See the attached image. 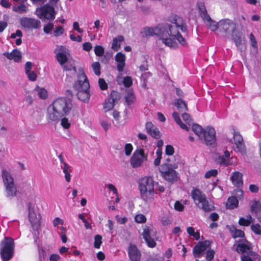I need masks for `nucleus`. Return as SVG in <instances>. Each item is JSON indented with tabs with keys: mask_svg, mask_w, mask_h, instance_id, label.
Masks as SVG:
<instances>
[{
	"mask_svg": "<svg viewBox=\"0 0 261 261\" xmlns=\"http://www.w3.org/2000/svg\"><path fill=\"white\" fill-rule=\"evenodd\" d=\"M114 94H117V93L116 92L112 93L111 98L107 101L105 102L103 105V109L106 112L110 111L114 108L115 105L114 102L116 99L113 97Z\"/></svg>",
	"mask_w": 261,
	"mask_h": 261,
	"instance_id": "obj_34",
	"label": "nucleus"
},
{
	"mask_svg": "<svg viewBox=\"0 0 261 261\" xmlns=\"http://www.w3.org/2000/svg\"><path fill=\"white\" fill-rule=\"evenodd\" d=\"M230 152L228 150L224 151V155L216 154L214 156L215 162L220 165L227 166L226 160L230 157Z\"/></svg>",
	"mask_w": 261,
	"mask_h": 261,
	"instance_id": "obj_29",
	"label": "nucleus"
},
{
	"mask_svg": "<svg viewBox=\"0 0 261 261\" xmlns=\"http://www.w3.org/2000/svg\"><path fill=\"white\" fill-rule=\"evenodd\" d=\"M173 169L170 167V165L167 164L162 165L159 168V170L160 172L161 173L162 175L163 174H166L169 172L170 170H172Z\"/></svg>",
	"mask_w": 261,
	"mask_h": 261,
	"instance_id": "obj_47",
	"label": "nucleus"
},
{
	"mask_svg": "<svg viewBox=\"0 0 261 261\" xmlns=\"http://www.w3.org/2000/svg\"><path fill=\"white\" fill-rule=\"evenodd\" d=\"M64 32V28L61 26L56 27L54 30V35L58 37L62 35Z\"/></svg>",
	"mask_w": 261,
	"mask_h": 261,
	"instance_id": "obj_50",
	"label": "nucleus"
},
{
	"mask_svg": "<svg viewBox=\"0 0 261 261\" xmlns=\"http://www.w3.org/2000/svg\"><path fill=\"white\" fill-rule=\"evenodd\" d=\"M77 91V96L79 100L87 102L90 98L89 89L80 88L76 89Z\"/></svg>",
	"mask_w": 261,
	"mask_h": 261,
	"instance_id": "obj_25",
	"label": "nucleus"
},
{
	"mask_svg": "<svg viewBox=\"0 0 261 261\" xmlns=\"http://www.w3.org/2000/svg\"><path fill=\"white\" fill-rule=\"evenodd\" d=\"M91 67L94 73L96 75L99 76L100 74V65L99 63L98 62H95L93 63L91 65Z\"/></svg>",
	"mask_w": 261,
	"mask_h": 261,
	"instance_id": "obj_46",
	"label": "nucleus"
},
{
	"mask_svg": "<svg viewBox=\"0 0 261 261\" xmlns=\"http://www.w3.org/2000/svg\"><path fill=\"white\" fill-rule=\"evenodd\" d=\"M242 243H240L236 245V251L240 253H246L248 252L247 251H250V244L248 241L246 240V239H244V240H242Z\"/></svg>",
	"mask_w": 261,
	"mask_h": 261,
	"instance_id": "obj_26",
	"label": "nucleus"
},
{
	"mask_svg": "<svg viewBox=\"0 0 261 261\" xmlns=\"http://www.w3.org/2000/svg\"><path fill=\"white\" fill-rule=\"evenodd\" d=\"M28 217L32 227L37 229L40 224L41 216L39 208L34 201L28 203Z\"/></svg>",
	"mask_w": 261,
	"mask_h": 261,
	"instance_id": "obj_7",
	"label": "nucleus"
},
{
	"mask_svg": "<svg viewBox=\"0 0 261 261\" xmlns=\"http://www.w3.org/2000/svg\"><path fill=\"white\" fill-rule=\"evenodd\" d=\"M147 160V155L142 148L137 149L130 159V165L133 168L140 167Z\"/></svg>",
	"mask_w": 261,
	"mask_h": 261,
	"instance_id": "obj_8",
	"label": "nucleus"
},
{
	"mask_svg": "<svg viewBox=\"0 0 261 261\" xmlns=\"http://www.w3.org/2000/svg\"><path fill=\"white\" fill-rule=\"evenodd\" d=\"M47 119L49 122L59 121L60 118L68 116L69 118L77 116L78 112L73 107L72 103L65 98L56 99L47 109Z\"/></svg>",
	"mask_w": 261,
	"mask_h": 261,
	"instance_id": "obj_2",
	"label": "nucleus"
},
{
	"mask_svg": "<svg viewBox=\"0 0 261 261\" xmlns=\"http://www.w3.org/2000/svg\"><path fill=\"white\" fill-rule=\"evenodd\" d=\"M191 197L196 205H199L206 197L201 191L197 188H194L191 193Z\"/></svg>",
	"mask_w": 261,
	"mask_h": 261,
	"instance_id": "obj_19",
	"label": "nucleus"
},
{
	"mask_svg": "<svg viewBox=\"0 0 261 261\" xmlns=\"http://www.w3.org/2000/svg\"><path fill=\"white\" fill-rule=\"evenodd\" d=\"M123 83L126 87H129L133 84L132 79L130 76H126L123 79Z\"/></svg>",
	"mask_w": 261,
	"mask_h": 261,
	"instance_id": "obj_54",
	"label": "nucleus"
},
{
	"mask_svg": "<svg viewBox=\"0 0 261 261\" xmlns=\"http://www.w3.org/2000/svg\"><path fill=\"white\" fill-rule=\"evenodd\" d=\"M242 177L243 175L240 172H234L231 177V180L232 184L238 188H241L242 187L243 184Z\"/></svg>",
	"mask_w": 261,
	"mask_h": 261,
	"instance_id": "obj_28",
	"label": "nucleus"
},
{
	"mask_svg": "<svg viewBox=\"0 0 261 261\" xmlns=\"http://www.w3.org/2000/svg\"><path fill=\"white\" fill-rule=\"evenodd\" d=\"M143 229L142 235L147 245L151 248L154 247L156 245V243L151 237V233L153 230L152 227L145 225L143 226Z\"/></svg>",
	"mask_w": 261,
	"mask_h": 261,
	"instance_id": "obj_16",
	"label": "nucleus"
},
{
	"mask_svg": "<svg viewBox=\"0 0 261 261\" xmlns=\"http://www.w3.org/2000/svg\"><path fill=\"white\" fill-rule=\"evenodd\" d=\"M101 125L102 127H103V128L106 131H107L110 127V126H111V124H110V122H109L107 120L101 121Z\"/></svg>",
	"mask_w": 261,
	"mask_h": 261,
	"instance_id": "obj_63",
	"label": "nucleus"
},
{
	"mask_svg": "<svg viewBox=\"0 0 261 261\" xmlns=\"http://www.w3.org/2000/svg\"><path fill=\"white\" fill-rule=\"evenodd\" d=\"M56 57L59 63L62 66L65 70H73L76 72V68L74 64V61L69 58V50L65 46H58L54 51Z\"/></svg>",
	"mask_w": 261,
	"mask_h": 261,
	"instance_id": "obj_4",
	"label": "nucleus"
},
{
	"mask_svg": "<svg viewBox=\"0 0 261 261\" xmlns=\"http://www.w3.org/2000/svg\"><path fill=\"white\" fill-rule=\"evenodd\" d=\"M14 242L12 238L5 237L0 244V255L3 261L11 259L14 254Z\"/></svg>",
	"mask_w": 261,
	"mask_h": 261,
	"instance_id": "obj_5",
	"label": "nucleus"
},
{
	"mask_svg": "<svg viewBox=\"0 0 261 261\" xmlns=\"http://www.w3.org/2000/svg\"><path fill=\"white\" fill-rule=\"evenodd\" d=\"M229 142L234 144L235 147H233L234 151L240 152L242 154L246 153V148L243 139L239 133L234 131L233 133V140L229 139Z\"/></svg>",
	"mask_w": 261,
	"mask_h": 261,
	"instance_id": "obj_11",
	"label": "nucleus"
},
{
	"mask_svg": "<svg viewBox=\"0 0 261 261\" xmlns=\"http://www.w3.org/2000/svg\"><path fill=\"white\" fill-rule=\"evenodd\" d=\"M217 29H219L221 32L228 33H232L236 29L235 24L229 19H225L220 21L217 23Z\"/></svg>",
	"mask_w": 261,
	"mask_h": 261,
	"instance_id": "obj_15",
	"label": "nucleus"
},
{
	"mask_svg": "<svg viewBox=\"0 0 261 261\" xmlns=\"http://www.w3.org/2000/svg\"><path fill=\"white\" fill-rule=\"evenodd\" d=\"M209 245L210 242L207 241L199 242L193 249L194 255L196 257H199L200 254L204 252Z\"/></svg>",
	"mask_w": 261,
	"mask_h": 261,
	"instance_id": "obj_21",
	"label": "nucleus"
},
{
	"mask_svg": "<svg viewBox=\"0 0 261 261\" xmlns=\"http://www.w3.org/2000/svg\"><path fill=\"white\" fill-rule=\"evenodd\" d=\"M20 24L26 29H38L41 27V22L39 20L27 17L20 18Z\"/></svg>",
	"mask_w": 261,
	"mask_h": 261,
	"instance_id": "obj_14",
	"label": "nucleus"
},
{
	"mask_svg": "<svg viewBox=\"0 0 261 261\" xmlns=\"http://www.w3.org/2000/svg\"><path fill=\"white\" fill-rule=\"evenodd\" d=\"M94 52L97 56L100 57L104 53V48L100 45H96L94 47Z\"/></svg>",
	"mask_w": 261,
	"mask_h": 261,
	"instance_id": "obj_52",
	"label": "nucleus"
},
{
	"mask_svg": "<svg viewBox=\"0 0 261 261\" xmlns=\"http://www.w3.org/2000/svg\"><path fill=\"white\" fill-rule=\"evenodd\" d=\"M59 159L61 162V168L63 170V172L65 174V178L67 182H69L71 180L70 172V167L63 161V158L61 155L59 156Z\"/></svg>",
	"mask_w": 261,
	"mask_h": 261,
	"instance_id": "obj_27",
	"label": "nucleus"
},
{
	"mask_svg": "<svg viewBox=\"0 0 261 261\" xmlns=\"http://www.w3.org/2000/svg\"><path fill=\"white\" fill-rule=\"evenodd\" d=\"M162 24H159L154 28H145L141 32L143 37L151 36L153 35L158 36L160 39L162 40L163 43V37H165V35L163 34Z\"/></svg>",
	"mask_w": 261,
	"mask_h": 261,
	"instance_id": "obj_13",
	"label": "nucleus"
},
{
	"mask_svg": "<svg viewBox=\"0 0 261 261\" xmlns=\"http://www.w3.org/2000/svg\"><path fill=\"white\" fill-rule=\"evenodd\" d=\"M124 40V38L122 36H118L113 40L112 44V48L114 50H118L120 47V44L119 42H122Z\"/></svg>",
	"mask_w": 261,
	"mask_h": 261,
	"instance_id": "obj_39",
	"label": "nucleus"
},
{
	"mask_svg": "<svg viewBox=\"0 0 261 261\" xmlns=\"http://www.w3.org/2000/svg\"><path fill=\"white\" fill-rule=\"evenodd\" d=\"M172 116L175 121V122L180 126V127L186 130H188V127L187 125L184 123H183L180 118L179 114L177 112H174L173 113Z\"/></svg>",
	"mask_w": 261,
	"mask_h": 261,
	"instance_id": "obj_40",
	"label": "nucleus"
},
{
	"mask_svg": "<svg viewBox=\"0 0 261 261\" xmlns=\"http://www.w3.org/2000/svg\"><path fill=\"white\" fill-rule=\"evenodd\" d=\"M251 211L256 216L261 212V203L259 201L253 200L251 205Z\"/></svg>",
	"mask_w": 261,
	"mask_h": 261,
	"instance_id": "obj_36",
	"label": "nucleus"
},
{
	"mask_svg": "<svg viewBox=\"0 0 261 261\" xmlns=\"http://www.w3.org/2000/svg\"><path fill=\"white\" fill-rule=\"evenodd\" d=\"M26 74L30 81H35L36 80L37 76L36 73L34 71H31Z\"/></svg>",
	"mask_w": 261,
	"mask_h": 261,
	"instance_id": "obj_61",
	"label": "nucleus"
},
{
	"mask_svg": "<svg viewBox=\"0 0 261 261\" xmlns=\"http://www.w3.org/2000/svg\"><path fill=\"white\" fill-rule=\"evenodd\" d=\"M35 91L37 93L38 96L40 98L45 99L47 98V92L44 88L37 86L35 89Z\"/></svg>",
	"mask_w": 261,
	"mask_h": 261,
	"instance_id": "obj_42",
	"label": "nucleus"
},
{
	"mask_svg": "<svg viewBox=\"0 0 261 261\" xmlns=\"http://www.w3.org/2000/svg\"><path fill=\"white\" fill-rule=\"evenodd\" d=\"M238 203L239 201L237 198L232 196L228 199L227 205L228 208L233 209L238 206Z\"/></svg>",
	"mask_w": 261,
	"mask_h": 261,
	"instance_id": "obj_41",
	"label": "nucleus"
},
{
	"mask_svg": "<svg viewBox=\"0 0 261 261\" xmlns=\"http://www.w3.org/2000/svg\"><path fill=\"white\" fill-rule=\"evenodd\" d=\"M61 125L65 129H68L70 126V122L69 119L66 117H63L61 120Z\"/></svg>",
	"mask_w": 261,
	"mask_h": 261,
	"instance_id": "obj_51",
	"label": "nucleus"
},
{
	"mask_svg": "<svg viewBox=\"0 0 261 261\" xmlns=\"http://www.w3.org/2000/svg\"><path fill=\"white\" fill-rule=\"evenodd\" d=\"M2 177L5 187V195L9 199L16 196L17 190L11 174L6 170L2 171Z\"/></svg>",
	"mask_w": 261,
	"mask_h": 261,
	"instance_id": "obj_6",
	"label": "nucleus"
},
{
	"mask_svg": "<svg viewBox=\"0 0 261 261\" xmlns=\"http://www.w3.org/2000/svg\"><path fill=\"white\" fill-rule=\"evenodd\" d=\"M145 129L148 134L152 137L159 139L161 137V133L159 129L154 125L152 122H147L145 124Z\"/></svg>",
	"mask_w": 261,
	"mask_h": 261,
	"instance_id": "obj_20",
	"label": "nucleus"
},
{
	"mask_svg": "<svg viewBox=\"0 0 261 261\" xmlns=\"http://www.w3.org/2000/svg\"><path fill=\"white\" fill-rule=\"evenodd\" d=\"M251 230L256 234L261 236V225L258 223H252L250 226Z\"/></svg>",
	"mask_w": 261,
	"mask_h": 261,
	"instance_id": "obj_44",
	"label": "nucleus"
},
{
	"mask_svg": "<svg viewBox=\"0 0 261 261\" xmlns=\"http://www.w3.org/2000/svg\"><path fill=\"white\" fill-rule=\"evenodd\" d=\"M218 174L217 169H212L206 172L205 174L204 177L206 178H209L211 177H215Z\"/></svg>",
	"mask_w": 261,
	"mask_h": 261,
	"instance_id": "obj_53",
	"label": "nucleus"
},
{
	"mask_svg": "<svg viewBox=\"0 0 261 261\" xmlns=\"http://www.w3.org/2000/svg\"><path fill=\"white\" fill-rule=\"evenodd\" d=\"M135 221L138 223H144L146 221L145 216L141 214H137L135 217Z\"/></svg>",
	"mask_w": 261,
	"mask_h": 261,
	"instance_id": "obj_49",
	"label": "nucleus"
},
{
	"mask_svg": "<svg viewBox=\"0 0 261 261\" xmlns=\"http://www.w3.org/2000/svg\"><path fill=\"white\" fill-rule=\"evenodd\" d=\"M74 86L75 89L90 88V85L88 79L83 71H81L79 73L77 80L75 83Z\"/></svg>",
	"mask_w": 261,
	"mask_h": 261,
	"instance_id": "obj_17",
	"label": "nucleus"
},
{
	"mask_svg": "<svg viewBox=\"0 0 261 261\" xmlns=\"http://www.w3.org/2000/svg\"><path fill=\"white\" fill-rule=\"evenodd\" d=\"M199 208L203 210L205 212H210L214 210L213 203L209 201L206 198L200 202L199 205H197Z\"/></svg>",
	"mask_w": 261,
	"mask_h": 261,
	"instance_id": "obj_30",
	"label": "nucleus"
},
{
	"mask_svg": "<svg viewBox=\"0 0 261 261\" xmlns=\"http://www.w3.org/2000/svg\"><path fill=\"white\" fill-rule=\"evenodd\" d=\"M139 190L144 201L150 203L154 200L156 193L154 190V181L151 177L145 176L140 179Z\"/></svg>",
	"mask_w": 261,
	"mask_h": 261,
	"instance_id": "obj_3",
	"label": "nucleus"
},
{
	"mask_svg": "<svg viewBox=\"0 0 261 261\" xmlns=\"http://www.w3.org/2000/svg\"><path fill=\"white\" fill-rule=\"evenodd\" d=\"M162 176L165 180L172 182L176 180L177 174L175 171L172 169L166 174H163Z\"/></svg>",
	"mask_w": 261,
	"mask_h": 261,
	"instance_id": "obj_37",
	"label": "nucleus"
},
{
	"mask_svg": "<svg viewBox=\"0 0 261 261\" xmlns=\"http://www.w3.org/2000/svg\"><path fill=\"white\" fill-rule=\"evenodd\" d=\"M165 152L168 155H172L174 153V148L171 145H167L166 147Z\"/></svg>",
	"mask_w": 261,
	"mask_h": 261,
	"instance_id": "obj_64",
	"label": "nucleus"
},
{
	"mask_svg": "<svg viewBox=\"0 0 261 261\" xmlns=\"http://www.w3.org/2000/svg\"><path fill=\"white\" fill-rule=\"evenodd\" d=\"M125 55L121 52L118 53L115 55V60L117 62V68L119 72H122L123 70L125 65Z\"/></svg>",
	"mask_w": 261,
	"mask_h": 261,
	"instance_id": "obj_24",
	"label": "nucleus"
},
{
	"mask_svg": "<svg viewBox=\"0 0 261 261\" xmlns=\"http://www.w3.org/2000/svg\"><path fill=\"white\" fill-rule=\"evenodd\" d=\"M14 12L19 14L27 13L29 11L28 7L24 3H21L18 5H15L12 7Z\"/></svg>",
	"mask_w": 261,
	"mask_h": 261,
	"instance_id": "obj_32",
	"label": "nucleus"
},
{
	"mask_svg": "<svg viewBox=\"0 0 261 261\" xmlns=\"http://www.w3.org/2000/svg\"><path fill=\"white\" fill-rule=\"evenodd\" d=\"M227 166L229 165H236L237 163V158L231 157L226 160Z\"/></svg>",
	"mask_w": 261,
	"mask_h": 261,
	"instance_id": "obj_60",
	"label": "nucleus"
},
{
	"mask_svg": "<svg viewBox=\"0 0 261 261\" xmlns=\"http://www.w3.org/2000/svg\"><path fill=\"white\" fill-rule=\"evenodd\" d=\"M115 219L117 222L120 224H125L127 221V219L126 217H119L118 215L116 216Z\"/></svg>",
	"mask_w": 261,
	"mask_h": 261,
	"instance_id": "obj_58",
	"label": "nucleus"
},
{
	"mask_svg": "<svg viewBox=\"0 0 261 261\" xmlns=\"http://www.w3.org/2000/svg\"><path fill=\"white\" fill-rule=\"evenodd\" d=\"M98 84H99L100 88L102 90H106L108 88L107 84L106 83L105 80L103 79H99Z\"/></svg>",
	"mask_w": 261,
	"mask_h": 261,
	"instance_id": "obj_57",
	"label": "nucleus"
},
{
	"mask_svg": "<svg viewBox=\"0 0 261 261\" xmlns=\"http://www.w3.org/2000/svg\"><path fill=\"white\" fill-rule=\"evenodd\" d=\"M215 252L212 250H208L206 252V259L208 261L212 260L214 256Z\"/></svg>",
	"mask_w": 261,
	"mask_h": 261,
	"instance_id": "obj_59",
	"label": "nucleus"
},
{
	"mask_svg": "<svg viewBox=\"0 0 261 261\" xmlns=\"http://www.w3.org/2000/svg\"><path fill=\"white\" fill-rule=\"evenodd\" d=\"M182 117L183 120L187 123L188 124L190 125L191 123V119L190 118V116L186 113H184L182 115Z\"/></svg>",
	"mask_w": 261,
	"mask_h": 261,
	"instance_id": "obj_62",
	"label": "nucleus"
},
{
	"mask_svg": "<svg viewBox=\"0 0 261 261\" xmlns=\"http://www.w3.org/2000/svg\"><path fill=\"white\" fill-rule=\"evenodd\" d=\"M125 99L127 106H130L135 102V97L132 90L129 89L126 91Z\"/></svg>",
	"mask_w": 261,
	"mask_h": 261,
	"instance_id": "obj_38",
	"label": "nucleus"
},
{
	"mask_svg": "<svg viewBox=\"0 0 261 261\" xmlns=\"http://www.w3.org/2000/svg\"><path fill=\"white\" fill-rule=\"evenodd\" d=\"M201 140L207 146L214 145L216 143V131L212 127H207L203 132Z\"/></svg>",
	"mask_w": 261,
	"mask_h": 261,
	"instance_id": "obj_12",
	"label": "nucleus"
},
{
	"mask_svg": "<svg viewBox=\"0 0 261 261\" xmlns=\"http://www.w3.org/2000/svg\"><path fill=\"white\" fill-rule=\"evenodd\" d=\"M35 14L40 19L49 20L55 18L54 8L48 4L37 8L35 11Z\"/></svg>",
	"mask_w": 261,
	"mask_h": 261,
	"instance_id": "obj_9",
	"label": "nucleus"
},
{
	"mask_svg": "<svg viewBox=\"0 0 261 261\" xmlns=\"http://www.w3.org/2000/svg\"><path fill=\"white\" fill-rule=\"evenodd\" d=\"M127 251L131 261H140L141 253L135 245L130 244Z\"/></svg>",
	"mask_w": 261,
	"mask_h": 261,
	"instance_id": "obj_18",
	"label": "nucleus"
},
{
	"mask_svg": "<svg viewBox=\"0 0 261 261\" xmlns=\"http://www.w3.org/2000/svg\"><path fill=\"white\" fill-rule=\"evenodd\" d=\"M3 55L10 60H13L15 62H19L21 60V54L17 49H13L11 53L6 52Z\"/></svg>",
	"mask_w": 261,
	"mask_h": 261,
	"instance_id": "obj_22",
	"label": "nucleus"
},
{
	"mask_svg": "<svg viewBox=\"0 0 261 261\" xmlns=\"http://www.w3.org/2000/svg\"><path fill=\"white\" fill-rule=\"evenodd\" d=\"M174 105L179 112H183L188 110L187 104L181 98L175 99Z\"/></svg>",
	"mask_w": 261,
	"mask_h": 261,
	"instance_id": "obj_33",
	"label": "nucleus"
},
{
	"mask_svg": "<svg viewBox=\"0 0 261 261\" xmlns=\"http://www.w3.org/2000/svg\"><path fill=\"white\" fill-rule=\"evenodd\" d=\"M199 13L205 24L213 31L217 30L216 22L213 21L207 14L204 5L202 3L197 4Z\"/></svg>",
	"mask_w": 261,
	"mask_h": 261,
	"instance_id": "obj_10",
	"label": "nucleus"
},
{
	"mask_svg": "<svg viewBox=\"0 0 261 261\" xmlns=\"http://www.w3.org/2000/svg\"><path fill=\"white\" fill-rule=\"evenodd\" d=\"M241 261H260V256L253 251H248L241 256Z\"/></svg>",
	"mask_w": 261,
	"mask_h": 261,
	"instance_id": "obj_23",
	"label": "nucleus"
},
{
	"mask_svg": "<svg viewBox=\"0 0 261 261\" xmlns=\"http://www.w3.org/2000/svg\"><path fill=\"white\" fill-rule=\"evenodd\" d=\"M134 147L131 143H126L124 146V152L125 155L129 156L132 154Z\"/></svg>",
	"mask_w": 261,
	"mask_h": 261,
	"instance_id": "obj_45",
	"label": "nucleus"
},
{
	"mask_svg": "<svg viewBox=\"0 0 261 261\" xmlns=\"http://www.w3.org/2000/svg\"><path fill=\"white\" fill-rule=\"evenodd\" d=\"M174 207L175 210L179 212H182L184 209V205L179 201L175 202Z\"/></svg>",
	"mask_w": 261,
	"mask_h": 261,
	"instance_id": "obj_55",
	"label": "nucleus"
},
{
	"mask_svg": "<svg viewBox=\"0 0 261 261\" xmlns=\"http://www.w3.org/2000/svg\"><path fill=\"white\" fill-rule=\"evenodd\" d=\"M162 29L163 34L166 36L163 37V43L166 46L175 48L177 46L175 40L183 46L188 45L187 39L179 32V30L183 33L187 31V26L181 17H176L171 24H162Z\"/></svg>",
	"mask_w": 261,
	"mask_h": 261,
	"instance_id": "obj_1",
	"label": "nucleus"
},
{
	"mask_svg": "<svg viewBox=\"0 0 261 261\" xmlns=\"http://www.w3.org/2000/svg\"><path fill=\"white\" fill-rule=\"evenodd\" d=\"M192 130L195 134L197 135L199 139L201 140L204 129H203L201 126L197 124H195L192 126Z\"/></svg>",
	"mask_w": 261,
	"mask_h": 261,
	"instance_id": "obj_43",
	"label": "nucleus"
},
{
	"mask_svg": "<svg viewBox=\"0 0 261 261\" xmlns=\"http://www.w3.org/2000/svg\"><path fill=\"white\" fill-rule=\"evenodd\" d=\"M229 231L234 239H237L238 238H242L244 240L245 238V236L244 231L242 230L238 229L234 226H231L229 228Z\"/></svg>",
	"mask_w": 261,
	"mask_h": 261,
	"instance_id": "obj_31",
	"label": "nucleus"
},
{
	"mask_svg": "<svg viewBox=\"0 0 261 261\" xmlns=\"http://www.w3.org/2000/svg\"><path fill=\"white\" fill-rule=\"evenodd\" d=\"M53 29L54 24L52 23H48L44 25L43 31L45 33L49 34Z\"/></svg>",
	"mask_w": 261,
	"mask_h": 261,
	"instance_id": "obj_56",
	"label": "nucleus"
},
{
	"mask_svg": "<svg viewBox=\"0 0 261 261\" xmlns=\"http://www.w3.org/2000/svg\"><path fill=\"white\" fill-rule=\"evenodd\" d=\"M102 237L99 234H96L94 237V246L95 248L99 249L102 243Z\"/></svg>",
	"mask_w": 261,
	"mask_h": 261,
	"instance_id": "obj_48",
	"label": "nucleus"
},
{
	"mask_svg": "<svg viewBox=\"0 0 261 261\" xmlns=\"http://www.w3.org/2000/svg\"><path fill=\"white\" fill-rule=\"evenodd\" d=\"M254 219L249 215L246 218L241 217L239 220L238 223L241 226H248L253 222Z\"/></svg>",
	"mask_w": 261,
	"mask_h": 261,
	"instance_id": "obj_35",
	"label": "nucleus"
}]
</instances>
